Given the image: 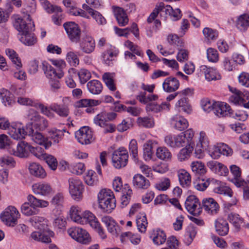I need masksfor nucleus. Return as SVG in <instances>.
<instances>
[{"label": "nucleus", "mask_w": 249, "mask_h": 249, "mask_svg": "<svg viewBox=\"0 0 249 249\" xmlns=\"http://www.w3.org/2000/svg\"><path fill=\"white\" fill-rule=\"evenodd\" d=\"M27 202L24 203L21 206V212L25 215L30 216L37 213V208H46L49 205V201L36 198L32 195L27 196Z\"/></svg>", "instance_id": "obj_1"}, {"label": "nucleus", "mask_w": 249, "mask_h": 249, "mask_svg": "<svg viewBox=\"0 0 249 249\" xmlns=\"http://www.w3.org/2000/svg\"><path fill=\"white\" fill-rule=\"evenodd\" d=\"M99 207L109 213L116 207V199L113 192L108 189H103L98 194Z\"/></svg>", "instance_id": "obj_2"}, {"label": "nucleus", "mask_w": 249, "mask_h": 249, "mask_svg": "<svg viewBox=\"0 0 249 249\" xmlns=\"http://www.w3.org/2000/svg\"><path fill=\"white\" fill-rule=\"evenodd\" d=\"M69 215L72 221L82 225L89 224L95 217V215L90 212L86 211L83 212L80 207L75 205L70 208Z\"/></svg>", "instance_id": "obj_3"}, {"label": "nucleus", "mask_w": 249, "mask_h": 249, "mask_svg": "<svg viewBox=\"0 0 249 249\" xmlns=\"http://www.w3.org/2000/svg\"><path fill=\"white\" fill-rule=\"evenodd\" d=\"M69 192L71 198L79 202L83 198L84 185L82 181L77 177L70 178L68 179Z\"/></svg>", "instance_id": "obj_4"}, {"label": "nucleus", "mask_w": 249, "mask_h": 249, "mask_svg": "<svg viewBox=\"0 0 249 249\" xmlns=\"http://www.w3.org/2000/svg\"><path fill=\"white\" fill-rule=\"evenodd\" d=\"M13 18L14 26L20 34L34 30L35 25L29 15L25 16L23 18L19 15H14Z\"/></svg>", "instance_id": "obj_5"}, {"label": "nucleus", "mask_w": 249, "mask_h": 249, "mask_svg": "<svg viewBox=\"0 0 249 249\" xmlns=\"http://www.w3.org/2000/svg\"><path fill=\"white\" fill-rule=\"evenodd\" d=\"M128 151L124 147H120L112 153V165L116 169L125 167L128 163Z\"/></svg>", "instance_id": "obj_6"}, {"label": "nucleus", "mask_w": 249, "mask_h": 249, "mask_svg": "<svg viewBox=\"0 0 249 249\" xmlns=\"http://www.w3.org/2000/svg\"><path fill=\"white\" fill-rule=\"evenodd\" d=\"M20 214L18 210L14 206L6 208L0 215L1 221L6 225L14 226L17 224Z\"/></svg>", "instance_id": "obj_7"}, {"label": "nucleus", "mask_w": 249, "mask_h": 249, "mask_svg": "<svg viewBox=\"0 0 249 249\" xmlns=\"http://www.w3.org/2000/svg\"><path fill=\"white\" fill-rule=\"evenodd\" d=\"M68 233L74 240L83 244H88L91 241L89 233L86 230L77 227L70 228Z\"/></svg>", "instance_id": "obj_8"}, {"label": "nucleus", "mask_w": 249, "mask_h": 249, "mask_svg": "<svg viewBox=\"0 0 249 249\" xmlns=\"http://www.w3.org/2000/svg\"><path fill=\"white\" fill-rule=\"evenodd\" d=\"M172 11L173 8L170 5H165L162 2L156 5L153 12L147 18V22L148 23L152 22L158 14L160 15V17L162 18L163 19L165 20L167 16H170Z\"/></svg>", "instance_id": "obj_9"}, {"label": "nucleus", "mask_w": 249, "mask_h": 249, "mask_svg": "<svg viewBox=\"0 0 249 249\" xmlns=\"http://www.w3.org/2000/svg\"><path fill=\"white\" fill-rule=\"evenodd\" d=\"M187 211L194 215H198L202 212V207L198 199L194 195L189 196L185 202Z\"/></svg>", "instance_id": "obj_10"}, {"label": "nucleus", "mask_w": 249, "mask_h": 249, "mask_svg": "<svg viewBox=\"0 0 249 249\" xmlns=\"http://www.w3.org/2000/svg\"><path fill=\"white\" fill-rule=\"evenodd\" d=\"M78 142L82 144H88L94 141L93 132L88 126L81 127L75 133Z\"/></svg>", "instance_id": "obj_11"}, {"label": "nucleus", "mask_w": 249, "mask_h": 249, "mask_svg": "<svg viewBox=\"0 0 249 249\" xmlns=\"http://www.w3.org/2000/svg\"><path fill=\"white\" fill-rule=\"evenodd\" d=\"M63 27L71 41L75 42L79 41L81 30L77 24L74 22H67L63 24Z\"/></svg>", "instance_id": "obj_12"}, {"label": "nucleus", "mask_w": 249, "mask_h": 249, "mask_svg": "<svg viewBox=\"0 0 249 249\" xmlns=\"http://www.w3.org/2000/svg\"><path fill=\"white\" fill-rule=\"evenodd\" d=\"M28 130V128L25 130L24 127L20 123H12L8 130V133L13 139L19 140L25 138Z\"/></svg>", "instance_id": "obj_13"}, {"label": "nucleus", "mask_w": 249, "mask_h": 249, "mask_svg": "<svg viewBox=\"0 0 249 249\" xmlns=\"http://www.w3.org/2000/svg\"><path fill=\"white\" fill-rule=\"evenodd\" d=\"M31 140L35 143L43 145L46 149L50 147L52 142L44 136L42 133L35 131L32 128H29L28 134Z\"/></svg>", "instance_id": "obj_14"}, {"label": "nucleus", "mask_w": 249, "mask_h": 249, "mask_svg": "<svg viewBox=\"0 0 249 249\" xmlns=\"http://www.w3.org/2000/svg\"><path fill=\"white\" fill-rule=\"evenodd\" d=\"M102 222L105 224L107 231L113 236L117 237L121 233V230L117 223L109 216H104L101 219Z\"/></svg>", "instance_id": "obj_15"}, {"label": "nucleus", "mask_w": 249, "mask_h": 249, "mask_svg": "<svg viewBox=\"0 0 249 249\" xmlns=\"http://www.w3.org/2000/svg\"><path fill=\"white\" fill-rule=\"evenodd\" d=\"M32 188L35 194L41 196H49L53 193V190L51 185L45 182L35 183L32 185Z\"/></svg>", "instance_id": "obj_16"}, {"label": "nucleus", "mask_w": 249, "mask_h": 249, "mask_svg": "<svg viewBox=\"0 0 249 249\" xmlns=\"http://www.w3.org/2000/svg\"><path fill=\"white\" fill-rule=\"evenodd\" d=\"M233 94L229 97V101L235 105L241 106L243 102L249 100V92L245 91L242 92L236 89H231Z\"/></svg>", "instance_id": "obj_17"}, {"label": "nucleus", "mask_w": 249, "mask_h": 249, "mask_svg": "<svg viewBox=\"0 0 249 249\" xmlns=\"http://www.w3.org/2000/svg\"><path fill=\"white\" fill-rule=\"evenodd\" d=\"M194 134V131L190 128L177 135L178 148L190 144Z\"/></svg>", "instance_id": "obj_18"}, {"label": "nucleus", "mask_w": 249, "mask_h": 249, "mask_svg": "<svg viewBox=\"0 0 249 249\" xmlns=\"http://www.w3.org/2000/svg\"><path fill=\"white\" fill-rule=\"evenodd\" d=\"M213 112L218 117L231 116L232 109L227 103L221 102H215Z\"/></svg>", "instance_id": "obj_19"}, {"label": "nucleus", "mask_w": 249, "mask_h": 249, "mask_svg": "<svg viewBox=\"0 0 249 249\" xmlns=\"http://www.w3.org/2000/svg\"><path fill=\"white\" fill-rule=\"evenodd\" d=\"M31 145L27 142L21 141L19 142L16 149H13L11 153L17 157L25 158L28 156L30 152Z\"/></svg>", "instance_id": "obj_20"}, {"label": "nucleus", "mask_w": 249, "mask_h": 249, "mask_svg": "<svg viewBox=\"0 0 249 249\" xmlns=\"http://www.w3.org/2000/svg\"><path fill=\"white\" fill-rule=\"evenodd\" d=\"M42 69L46 76L50 79L57 77L59 79L64 76L63 70H55L51 65L44 61L42 62Z\"/></svg>", "instance_id": "obj_21"}, {"label": "nucleus", "mask_w": 249, "mask_h": 249, "mask_svg": "<svg viewBox=\"0 0 249 249\" xmlns=\"http://www.w3.org/2000/svg\"><path fill=\"white\" fill-rule=\"evenodd\" d=\"M80 47L81 51L87 54L92 53L95 48V42L94 39L90 36H84L80 43Z\"/></svg>", "instance_id": "obj_22"}, {"label": "nucleus", "mask_w": 249, "mask_h": 249, "mask_svg": "<svg viewBox=\"0 0 249 249\" xmlns=\"http://www.w3.org/2000/svg\"><path fill=\"white\" fill-rule=\"evenodd\" d=\"M54 233L51 230L43 231L39 230V231H35L32 233L31 237L37 241H41L43 243H49L51 242V237H53Z\"/></svg>", "instance_id": "obj_23"}, {"label": "nucleus", "mask_w": 249, "mask_h": 249, "mask_svg": "<svg viewBox=\"0 0 249 249\" xmlns=\"http://www.w3.org/2000/svg\"><path fill=\"white\" fill-rule=\"evenodd\" d=\"M230 171L232 174L233 178L231 179L232 182L237 187H240L241 186H245L247 181L241 178V170L235 165H232L230 166Z\"/></svg>", "instance_id": "obj_24"}, {"label": "nucleus", "mask_w": 249, "mask_h": 249, "mask_svg": "<svg viewBox=\"0 0 249 249\" xmlns=\"http://www.w3.org/2000/svg\"><path fill=\"white\" fill-rule=\"evenodd\" d=\"M179 81L175 77L166 78L162 84L163 90L167 92H172L178 90L179 87Z\"/></svg>", "instance_id": "obj_25"}, {"label": "nucleus", "mask_w": 249, "mask_h": 249, "mask_svg": "<svg viewBox=\"0 0 249 249\" xmlns=\"http://www.w3.org/2000/svg\"><path fill=\"white\" fill-rule=\"evenodd\" d=\"M200 71L202 74L204 75L205 79L208 81L218 80L221 78L220 75L215 69L213 68L202 65L200 67Z\"/></svg>", "instance_id": "obj_26"}, {"label": "nucleus", "mask_w": 249, "mask_h": 249, "mask_svg": "<svg viewBox=\"0 0 249 249\" xmlns=\"http://www.w3.org/2000/svg\"><path fill=\"white\" fill-rule=\"evenodd\" d=\"M204 210L211 214H215L219 211V207L216 201L213 198H205L202 201Z\"/></svg>", "instance_id": "obj_27"}, {"label": "nucleus", "mask_w": 249, "mask_h": 249, "mask_svg": "<svg viewBox=\"0 0 249 249\" xmlns=\"http://www.w3.org/2000/svg\"><path fill=\"white\" fill-rule=\"evenodd\" d=\"M114 15L120 26H124L128 22V18L124 9L120 7L112 6Z\"/></svg>", "instance_id": "obj_28"}, {"label": "nucleus", "mask_w": 249, "mask_h": 249, "mask_svg": "<svg viewBox=\"0 0 249 249\" xmlns=\"http://www.w3.org/2000/svg\"><path fill=\"white\" fill-rule=\"evenodd\" d=\"M171 124L175 129L179 131L184 130L189 125L187 120L179 115L174 116L171 118Z\"/></svg>", "instance_id": "obj_29"}, {"label": "nucleus", "mask_w": 249, "mask_h": 249, "mask_svg": "<svg viewBox=\"0 0 249 249\" xmlns=\"http://www.w3.org/2000/svg\"><path fill=\"white\" fill-rule=\"evenodd\" d=\"M170 104L168 102H163L161 104L158 105L155 102H153L147 104L146 110L147 111L158 113L163 110L168 111L170 109Z\"/></svg>", "instance_id": "obj_30"}, {"label": "nucleus", "mask_w": 249, "mask_h": 249, "mask_svg": "<svg viewBox=\"0 0 249 249\" xmlns=\"http://www.w3.org/2000/svg\"><path fill=\"white\" fill-rule=\"evenodd\" d=\"M214 226L216 231L221 236L227 235L229 232V225L227 221L222 218H219L215 221Z\"/></svg>", "instance_id": "obj_31"}, {"label": "nucleus", "mask_w": 249, "mask_h": 249, "mask_svg": "<svg viewBox=\"0 0 249 249\" xmlns=\"http://www.w3.org/2000/svg\"><path fill=\"white\" fill-rule=\"evenodd\" d=\"M119 53V51L115 47H111L109 49L105 51L102 54L103 62L107 65L109 66L112 62L115 60Z\"/></svg>", "instance_id": "obj_32"}, {"label": "nucleus", "mask_w": 249, "mask_h": 249, "mask_svg": "<svg viewBox=\"0 0 249 249\" xmlns=\"http://www.w3.org/2000/svg\"><path fill=\"white\" fill-rule=\"evenodd\" d=\"M133 184L137 188L146 189L150 186V182L142 175L138 174L133 178Z\"/></svg>", "instance_id": "obj_33"}, {"label": "nucleus", "mask_w": 249, "mask_h": 249, "mask_svg": "<svg viewBox=\"0 0 249 249\" xmlns=\"http://www.w3.org/2000/svg\"><path fill=\"white\" fill-rule=\"evenodd\" d=\"M30 222L32 225L38 230H43V231L50 230L48 227V220L43 217L35 216L32 217Z\"/></svg>", "instance_id": "obj_34"}, {"label": "nucleus", "mask_w": 249, "mask_h": 249, "mask_svg": "<svg viewBox=\"0 0 249 249\" xmlns=\"http://www.w3.org/2000/svg\"><path fill=\"white\" fill-rule=\"evenodd\" d=\"M178 176L180 184L184 188L189 187L191 184V177L190 174L184 169L178 171Z\"/></svg>", "instance_id": "obj_35"}, {"label": "nucleus", "mask_w": 249, "mask_h": 249, "mask_svg": "<svg viewBox=\"0 0 249 249\" xmlns=\"http://www.w3.org/2000/svg\"><path fill=\"white\" fill-rule=\"evenodd\" d=\"M82 7L84 10L88 12L98 24L100 25L106 24V19L99 12L93 10L86 4H83Z\"/></svg>", "instance_id": "obj_36"}, {"label": "nucleus", "mask_w": 249, "mask_h": 249, "mask_svg": "<svg viewBox=\"0 0 249 249\" xmlns=\"http://www.w3.org/2000/svg\"><path fill=\"white\" fill-rule=\"evenodd\" d=\"M193 150L194 147L191 144L181 148L177 154L178 160L180 162L187 160L191 157Z\"/></svg>", "instance_id": "obj_37"}, {"label": "nucleus", "mask_w": 249, "mask_h": 249, "mask_svg": "<svg viewBox=\"0 0 249 249\" xmlns=\"http://www.w3.org/2000/svg\"><path fill=\"white\" fill-rule=\"evenodd\" d=\"M87 87L90 93L95 95L100 94L103 89L101 82L97 80L89 81L87 84Z\"/></svg>", "instance_id": "obj_38"}, {"label": "nucleus", "mask_w": 249, "mask_h": 249, "mask_svg": "<svg viewBox=\"0 0 249 249\" xmlns=\"http://www.w3.org/2000/svg\"><path fill=\"white\" fill-rule=\"evenodd\" d=\"M30 173L33 176L40 178L46 177V173L42 166L36 163H32L29 167Z\"/></svg>", "instance_id": "obj_39"}, {"label": "nucleus", "mask_w": 249, "mask_h": 249, "mask_svg": "<svg viewBox=\"0 0 249 249\" xmlns=\"http://www.w3.org/2000/svg\"><path fill=\"white\" fill-rule=\"evenodd\" d=\"M157 157L163 161H170L172 158V155L169 150L164 146L158 147L156 152Z\"/></svg>", "instance_id": "obj_40"}, {"label": "nucleus", "mask_w": 249, "mask_h": 249, "mask_svg": "<svg viewBox=\"0 0 249 249\" xmlns=\"http://www.w3.org/2000/svg\"><path fill=\"white\" fill-rule=\"evenodd\" d=\"M136 123L139 127L146 128H152L155 125L154 118L150 116L139 117Z\"/></svg>", "instance_id": "obj_41"}, {"label": "nucleus", "mask_w": 249, "mask_h": 249, "mask_svg": "<svg viewBox=\"0 0 249 249\" xmlns=\"http://www.w3.org/2000/svg\"><path fill=\"white\" fill-rule=\"evenodd\" d=\"M136 221L139 231L142 233H144L148 224L145 213H139L137 215Z\"/></svg>", "instance_id": "obj_42"}, {"label": "nucleus", "mask_w": 249, "mask_h": 249, "mask_svg": "<svg viewBox=\"0 0 249 249\" xmlns=\"http://www.w3.org/2000/svg\"><path fill=\"white\" fill-rule=\"evenodd\" d=\"M175 107L179 111H182L187 114H190L192 108L188 98L183 97L179 100L176 104Z\"/></svg>", "instance_id": "obj_43"}, {"label": "nucleus", "mask_w": 249, "mask_h": 249, "mask_svg": "<svg viewBox=\"0 0 249 249\" xmlns=\"http://www.w3.org/2000/svg\"><path fill=\"white\" fill-rule=\"evenodd\" d=\"M120 239L122 243L129 240L133 245H138L141 242V237L139 235L133 234L130 232L123 233L120 235Z\"/></svg>", "instance_id": "obj_44"}, {"label": "nucleus", "mask_w": 249, "mask_h": 249, "mask_svg": "<svg viewBox=\"0 0 249 249\" xmlns=\"http://www.w3.org/2000/svg\"><path fill=\"white\" fill-rule=\"evenodd\" d=\"M50 107L53 111L60 117H66L69 114V108L67 105L61 106L58 104H53L50 106Z\"/></svg>", "instance_id": "obj_45"}, {"label": "nucleus", "mask_w": 249, "mask_h": 249, "mask_svg": "<svg viewBox=\"0 0 249 249\" xmlns=\"http://www.w3.org/2000/svg\"><path fill=\"white\" fill-rule=\"evenodd\" d=\"M19 39L22 43L28 46L33 45L36 42V38L31 32L21 33L20 34Z\"/></svg>", "instance_id": "obj_46"}, {"label": "nucleus", "mask_w": 249, "mask_h": 249, "mask_svg": "<svg viewBox=\"0 0 249 249\" xmlns=\"http://www.w3.org/2000/svg\"><path fill=\"white\" fill-rule=\"evenodd\" d=\"M114 73L106 72L103 74L102 79L107 87L111 91H115L116 89L114 83Z\"/></svg>", "instance_id": "obj_47"}, {"label": "nucleus", "mask_w": 249, "mask_h": 249, "mask_svg": "<svg viewBox=\"0 0 249 249\" xmlns=\"http://www.w3.org/2000/svg\"><path fill=\"white\" fill-rule=\"evenodd\" d=\"M228 219L237 231H239L244 223L243 219L237 213H231L229 214Z\"/></svg>", "instance_id": "obj_48"}, {"label": "nucleus", "mask_w": 249, "mask_h": 249, "mask_svg": "<svg viewBox=\"0 0 249 249\" xmlns=\"http://www.w3.org/2000/svg\"><path fill=\"white\" fill-rule=\"evenodd\" d=\"M89 224L91 227L96 231L102 239L104 240L107 238V235L106 232L95 216Z\"/></svg>", "instance_id": "obj_49"}, {"label": "nucleus", "mask_w": 249, "mask_h": 249, "mask_svg": "<svg viewBox=\"0 0 249 249\" xmlns=\"http://www.w3.org/2000/svg\"><path fill=\"white\" fill-rule=\"evenodd\" d=\"M85 183L89 186H94L98 182V177L96 173L93 170H89L84 176Z\"/></svg>", "instance_id": "obj_50"}, {"label": "nucleus", "mask_w": 249, "mask_h": 249, "mask_svg": "<svg viewBox=\"0 0 249 249\" xmlns=\"http://www.w3.org/2000/svg\"><path fill=\"white\" fill-rule=\"evenodd\" d=\"M151 237L154 243L158 245L163 244L166 240L165 233L161 230H157Z\"/></svg>", "instance_id": "obj_51"}, {"label": "nucleus", "mask_w": 249, "mask_h": 249, "mask_svg": "<svg viewBox=\"0 0 249 249\" xmlns=\"http://www.w3.org/2000/svg\"><path fill=\"white\" fill-rule=\"evenodd\" d=\"M123 195L121 197V203L122 207L126 206L129 203L132 191L129 189L127 185H125L124 190H123Z\"/></svg>", "instance_id": "obj_52"}, {"label": "nucleus", "mask_w": 249, "mask_h": 249, "mask_svg": "<svg viewBox=\"0 0 249 249\" xmlns=\"http://www.w3.org/2000/svg\"><path fill=\"white\" fill-rule=\"evenodd\" d=\"M50 138L53 140V143L57 144L63 139V132L59 129L52 128L48 132Z\"/></svg>", "instance_id": "obj_53"}, {"label": "nucleus", "mask_w": 249, "mask_h": 249, "mask_svg": "<svg viewBox=\"0 0 249 249\" xmlns=\"http://www.w3.org/2000/svg\"><path fill=\"white\" fill-rule=\"evenodd\" d=\"M13 95L7 89H2L0 90V98L5 106L10 105L13 102Z\"/></svg>", "instance_id": "obj_54"}, {"label": "nucleus", "mask_w": 249, "mask_h": 249, "mask_svg": "<svg viewBox=\"0 0 249 249\" xmlns=\"http://www.w3.org/2000/svg\"><path fill=\"white\" fill-rule=\"evenodd\" d=\"M137 99L139 101L144 104H148L150 102H155L158 99V96L156 94H149L146 96V93L141 92L139 95L137 96Z\"/></svg>", "instance_id": "obj_55"}, {"label": "nucleus", "mask_w": 249, "mask_h": 249, "mask_svg": "<svg viewBox=\"0 0 249 249\" xmlns=\"http://www.w3.org/2000/svg\"><path fill=\"white\" fill-rule=\"evenodd\" d=\"M197 144L200 146L204 150H206L211 145L210 141L206 135V133L204 131H201L199 133L198 137V142Z\"/></svg>", "instance_id": "obj_56"}, {"label": "nucleus", "mask_w": 249, "mask_h": 249, "mask_svg": "<svg viewBox=\"0 0 249 249\" xmlns=\"http://www.w3.org/2000/svg\"><path fill=\"white\" fill-rule=\"evenodd\" d=\"M191 167L193 172L199 175H204L207 171L204 164L199 161L192 162Z\"/></svg>", "instance_id": "obj_57"}, {"label": "nucleus", "mask_w": 249, "mask_h": 249, "mask_svg": "<svg viewBox=\"0 0 249 249\" xmlns=\"http://www.w3.org/2000/svg\"><path fill=\"white\" fill-rule=\"evenodd\" d=\"M237 27L240 30H245L249 26V16L245 14L240 16L236 22Z\"/></svg>", "instance_id": "obj_58"}, {"label": "nucleus", "mask_w": 249, "mask_h": 249, "mask_svg": "<svg viewBox=\"0 0 249 249\" xmlns=\"http://www.w3.org/2000/svg\"><path fill=\"white\" fill-rule=\"evenodd\" d=\"M205 151L213 159L217 160L221 156L219 143L216 145H211Z\"/></svg>", "instance_id": "obj_59"}, {"label": "nucleus", "mask_w": 249, "mask_h": 249, "mask_svg": "<svg viewBox=\"0 0 249 249\" xmlns=\"http://www.w3.org/2000/svg\"><path fill=\"white\" fill-rule=\"evenodd\" d=\"M203 34L205 38L209 41L216 40L218 36V32L216 30L208 27L203 29Z\"/></svg>", "instance_id": "obj_60"}, {"label": "nucleus", "mask_w": 249, "mask_h": 249, "mask_svg": "<svg viewBox=\"0 0 249 249\" xmlns=\"http://www.w3.org/2000/svg\"><path fill=\"white\" fill-rule=\"evenodd\" d=\"M41 4L44 9L48 13H61V8L56 5L51 4L47 0H43Z\"/></svg>", "instance_id": "obj_61"}, {"label": "nucleus", "mask_w": 249, "mask_h": 249, "mask_svg": "<svg viewBox=\"0 0 249 249\" xmlns=\"http://www.w3.org/2000/svg\"><path fill=\"white\" fill-rule=\"evenodd\" d=\"M35 107L39 109L42 114L49 118H53L55 116V115L52 111L53 110L51 109L50 107H48L42 103H37Z\"/></svg>", "instance_id": "obj_62"}, {"label": "nucleus", "mask_w": 249, "mask_h": 249, "mask_svg": "<svg viewBox=\"0 0 249 249\" xmlns=\"http://www.w3.org/2000/svg\"><path fill=\"white\" fill-rule=\"evenodd\" d=\"M42 160H44L52 170H55L58 165L56 159L53 155L46 154Z\"/></svg>", "instance_id": "obj_63"}, {"label": "nucleus", "mask_w": 249, "mask_h": 249, "mask_svg": "<svg viewBox=\"0 0 249 249\" xmlns=\"http://www.w3.org/2000/svg\"><path fill=\"white\" fill-rule=\"evenodd\" d=\"M64 201V194L59 192L55 194L52 198L51 204L55 207H61Z\"/></svg>", "instance_id": "obj_64"}]
</instances>
